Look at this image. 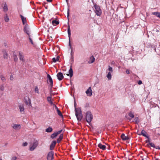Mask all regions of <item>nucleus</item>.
Segmentation results:
<instances>
[{"label":"nucleus","instance_id":"nucleus-1","mask_svg":"<svg viewBox=\"0 0 160 160\" xmlns=\"http://www.w3.org/2000/svg\"><path fill=\"white\" fill-rule=\"evenodd\" d=\"M74 105L75 107V114L78 122L80 121L82 118V115L81 108H76V103L74 100Z\"/></svg>","mask_w":160,"mask_h":160},{"label":"nucleus","instance_id":"nucleus-21","mask_svg":"<svg viewBox=\"0 0 160 160\" xmlns=\"http://www.w3.org/2000/svg\"><path fill=\"white\" fill-rule=\"evenodd\" d=\"M47 77L48 78V80H47L48 82V81H49L50 82V83L53 82L52 79L49 74H47Z\"/></svg>","mask_w":160,"mask_h":160},{"label":"nucleus","instance_id":"nucleus-40","mask_svg":"<svg viewBox=\"0 0 160 160\" xmlns=\"http://www.w3.org/2000/svg\"><path fill=\"white\" fill-rule=\"evenodd\" d=\"M108 70L110 72H112L113 71L112 68L110 66H109Z\"/></svg>","mask_w":160,"mask_h":160},{"label":"nucleus","instance_id":"nucleus-20","mask_svg":"<svg viewBox=\"0 0 160 160\" xmlns=\"http://www.w3.org/2000/svg\"><path fill=\"white\" fill-rule=\"evenodd\" d=\"M95 60V58L93 56H91L88 62L89 63H93Z\"/></svg>","mask_w":160,"mask_h":160},{"label":"nucleus","instance_id":"nucleus-33","mask_svg":"<svg viewBox=\"0 0 160 160\" xmlns=\"http://www.w3.org/2000/svg\"><path fill=\"white\" fill-rule=\"evenodd\" d=\"M107 77L108 78V79L109 80H110L112 78V76L111 73V72H108L107 75Z\"/></svg>","mask_w":160,"mask_h":160},{"label":"nucleus","instance_id":"nucleus-4","mask_svg":"<svg viewBox=\"0 0 160 160\" xmlns=\"http://www.w3.org/2000/svg\"><path fill=\"white\" fill-rule=\"evenodd\" d=\"M23 31L25 33H26L27 34L28 36H30V28L27 24H26L23 29Z\"/></svg>","mask_w":160,"mask_h":160},{"label":"nucleus","instance_id":"nucleus-63","mask_svg":"<svg viewBox=\"0 0 160 160\" xmlns=\"http://www.w3.org/2000/svg\"><path fill=\"white\" fill-rule=\"evenodd\" d=\"M157 148L158 149L160 150V148Z\"/></svg>","mask_w":160,"mask_h":160},{"label":"nucleus","instance_id":"nucleus-24","mask_svg":"<svg viewBox=\"0 0 160 160\" xmlns=\"http://www.w3.org/2000/svg\"><path fill=\"white\" fill-rule=\"evenodd\" d=\"M152 14L156 15L157 17L160 18V12H152Z\"/></svg>","mask_w":160,"mask_h":160},{"label":"nucleus","instance_id":"nucleus-48","mask_svg":"<svg viewBox=\"0 0 160 160\" xmlns=\"http://www.w3.org/2000/svg\"><path fill=\"white\" fill-rule=\"evenodd\" d=\"M53 85V82H50V88H52Z\"/></svg>","mask_w":160,"mask_h":160},{"label":"nucleus","instance_id":"nucleus-42","mask_svg":"<svg viewBox=\"0 0 160 160\" xmlns=\"http://www.w3.org/2000/svg\"><path fill=\"white\" fill-rule=\"evenodd\" d=\"M69 9L68 8V12H67V17H68V20H69L68 17H69Z\"/></svg>","mask_w":160,"mask_h":160},{"label":"nucleus","instance_id":"nucleus-46","mask_svg":"<svg viewBox=\"0 0 160 160\" xmlns=\"http://www.w3.org/2000/svg\"><path fill=\"white\" fill-rule=\"evenodd\" d=\"M1 79L3 81H4L5 80V78L4 77H3L1 76Z\"/></svg>","mask_w":160,"mask_h":160},{"label":"nucleus","instance_id":"nucleus-26","mask_svg":"<svg viewBox=\"0 0 160 160\" xmlns=\"http://www.w3.org/2000/svg\"><path fill=\"white\" fill-rule=\"evenodd\" d=\"M18 107L20 109V111L21 112H24V108L22 105H19L18 106Z\"/></svg>","mask_w":160,"mask_h":160},{"label":"nucleus","instance_id":"nucleus-62","mask_svg":"<svg viewBox=\"0 0 160 160\" xmlns=\"http://www.w3.org/2000/svg\"><path fill=\"white\" fill-rule=\"evenodd\" d=\"M155 160H159L158 158H156L155 157Z\"/></svg>","mask_w":160,"mask_h":160},{"label":"nucleus","instance_id":"nucleus-25","mask_svg":"<svg viewBox=\"0 0 160 160\" xmlns=\"http://www.w3.org/2000/svg\"><path fill=\"white\" fill-rule=\"evenodd\" d=\"M13 57L14 61L15 62H17L18 58H17V55L15 54L14 52H13Z\"/></svg>","mask_w":160,"mask_h":160},{"label":"nucleus","instance_id":"nucleus-30","mask_svg":"<svg viewBox=\"0 0 160 160\" xmlns=\"http://www.w3.org/2000/svg\"><path fill=\"white\" fill-rule=\"evenodd\" d=\"M134 120L137 124H138L140 122V120L138 117H135L134 119Z\"/></svg>","mask_w":160,"mask_h":160},{"label":"nucleus","instance_id":"nucleus-10","mask_svg":"<svg viewBox=\"0 0 160 160\" xmlns=\"http://www.w3.org/2000/svg\"><path fill=\"white\" fill-rule=\"evenodd\" d=\"M86 93L88 96H91L92 95V90L91 89V87H89L88 90L86 91Z\"/></svg>","mask_w":160,"mask_h":160},{"label":"nucleus","instance_id":"nucleus-22","mask_svg":"<svg viewBox=\"0 0 160 160\" xmlns=\"http://www.w3.org/2000/svg\"><path fill=\"white\" fill-rule=\"evenodd\" d=\"M128 116L130 117L131 118H128V119L129 120H131V119L134 118V115L133 113L132 112H130L128 113Z\"/></svg>","mask_w":160,"mask_h":160},{"label":"nucleus","instance_id":"nucleus-31","mask_svg":"<svg viewBox=\"0 0 160 160\" xmlns=\"http://www.w3.org/2000/svg\"><path fill=\"white\" fill-rule=\"evenodd\" d=\"M38 142L37 140H35L33 144V145L35 147V148H36L38 145Z\"/></svg>","mask_w":160,"mask_h":160},{"label":"nucleus","instance_id":"nucleus-52","mask_svg":"<svg viewBox=\"0 0 160 160\" xmlns=\"http://www.w3.org/2000/svg\"><path fill=\"white\" fill-rule=\"evenodd\" d=\"M60 58V57L59 56H58L57 57L56 60L57 61H58L59 60V58Z\"/></svg>","mask_w":160,"mask_h":160},{"label":"nucleus","instance_id":"nucleus-41","mask_svg":"<svg viewBox=\"0 0 160 160\" xmlns=\"http://www.w3.org/2000/svg\"><path fill=\"white\" fill-rule=\"evenodd\" d=\"M0 89L1 90L3 91L4 90V87L3 85H1L0 86Z\"/></svg>","mask_w":160,"mask_h":160},{"label":"nucleus","instance_id":"nucleus-38","mask_svg":"<svg viewBox=\"0 0 160 160\" xmlns=\"http://www.w3.org/2000/svg\"><path fill=\"white\" fill-rule=\"evenodd\" d=\"M35 92L38 93H39L38 92V88L37 86H36L35 88Z\"/></svg>","mask_w":160,"mask_h":160},{"label":"nucleus","instance_id":"nucleus-15","mask_svg":"<svg viewBox=\"0 0 160 160\" xmlns=\"http://www.w3.org/2000/svg\"><path fill=\"white\" fill-rule=\"evenodd\" d=\"M147 133L144 130H142L140 134H138V135H142L143 136L145 137H146L147 138H148L147 135Z\"/></svg>","mask_w":160,"mask_h":160},{"label":"nucleus","instance_id":"nucleus-23","mask_svg":"<svg viewBox=\"0 0 160 160\" xmlns=\"http://www.w3.org/2000/svg\"><path fill=\"white\" fill-rule=\"evenodd\" d=\"M59 22V21H57L56 20H53L52 22V24L53 26H55L58 25Z\"/></svg>","mask_w":160,"mask_h":160},{"label":"nucleus","instance_id":"nucleus-64","mask_svg":"<svg viewBox=\"0 0 160 160\" xmlns=\"http://www.w3.org/2000/svg\"><path fill=\"white\" fill-rule=\"evenodd\" d=\"M47 7H45L46 9H47Z\"/></svg>","mask_w":160,"mask_h":160},{"label":"nucleus","instance_id":"nucleus-19","mask_svg":"<svg viewBox=\"0 0 160 160\" xmlns=\"http://www.w3.org/2000/svg\"><path fill=\"white\" fill-rule=\"evenodd\" d=\"M63 134H61L60 135L59 138L57 140V143H59L63 139Z\"/></svg>","mask_w":160,"mask_h":160},{"label":"nucleus","instance_id":"nucleus-43","mask_svg":"<svg viewBox=\"0 0 160 160\" xmlns=\"http://www.w3.org/2000/svg\"><path fill=\"white\" fill-rule=\"evenodd\" d=\"M62 130H60L56 132V133L57 134V135H58L59 134H60L62 132Z\"/></svg>","mask_w":160,"mask_h":160},{"label":"nucleus","instance_id":"nucleus-47","mask_svg":"<svg viewBox=\"0 0 160 160\" xmlns=\"http://www.w3.org/2000/svg\"><path fill=\"white\" fill-rule=\"evenodd\" d=\"M17 159V157H16L14 156L11 159V160H16Z\"/></svg>","mask_w":160,"mask_h":160},{"label":"nucleus","instance_id":"nucleus-36","mask_svg":"<svg viewBox=\"0 0 160 160\" xmlns=\"http://www.w3.org/2000/svg\"><path fill=\"white\" fill-rule=\"evenodd\" d=\"M36 148H35V147L32 145V146L30 147V150L31 151H33Z\"/></svg>","mask_w":160,"mask_h":160},{"label":"nucleus","instance_id":"nucleus-3","mask_svg":"<svg viewBox=\"0 0 160 160\" xmlns=\"http://www.w3.org/2000/svg\"><path fill=\"white\" fill-rule=\"evenodd\" d=\"M68 37L69 38V45L70 47V48L71 49V55H72V47L71 46V42H70V35H71V30H70V26L69 25V22H68Z\"/></svg>","mask_w":160,"mask_h":160},{"label":"nucleus","instance_id":"nucleus-5","mask_svg":"<svg viewBox=\"0 0 160 160\" xmlns=\"http://www.w3.org/2000/svg\"><path fill=\"white\" fill-rule=\"evenodd\" d=\"M54 152L52 151L49 152L47 156V160H52L53 159Z\"/></svg>","mask_w":160,"mask_h":160},{"label":"nucleus","instance_id":"nucleus-35","mask_svg":"<svg viewBox=\"0 0 160 160\" xmlns=\"http://www.w3.org/2000/svg\"><path fill=\"white\" fill-rule=\"evenodd\" d=\"M4 20L5 22H8L9 21V18L7 14H6V16L4 18Z\"/></svg>","mask_w":160,"mask_h":160},{"label":"nucleus","instance_id":"nucleus-54","mask_svg":"<svg viewBox=\"0 0 160 160\" xmlns=\"http://www.w3.org/2000/svg\"><path fill=\"white\" fill-rule=\"evenodd\" d=\"M148 140L146 141V142H147V143L148 142L149 144V142H150L149 140V138H148Z\"/></svg>","mask_w":160,"mask_h":160},{"label":"nucleus","instance_id":"nucleus-29","mask_svg":"<svg viewBox=\"0 0 160 160\" xmlns=\"http://www.w3.org/2000/svg\"><path fill=\"white\" fill-rule=\"evenodd\" d=\"M52 131V129L51 127H49L45 130V131L48 132H50Z\"/></svg>","mask_w":160,"mask_h":160},{"label":"nucleus","instance_id":"nucleus-45","mask_svg":"<svg viewBox=\"0 0 160 160\" xmlns=\"http://www.w3.org/2000/svg\"><path fill=\"white\" fill-rule=\"evenodd\" d=\"M52 60L53 62H56L57 60H56V59L55 58H52Z\"/></svg>","mask_w":160,"mask_h":160},{"label":"nucleus","instance_id":"nucleus-27","mask_svg":"<svg viewBox=\"0 0 160 160\" xmlns=\"http://www.w3.org/2000/svg\"><path fill=\"white\" fill-rule=\"evenodd\" d=\"M3 11L4 12H6L8 10V5L6 4V3H5L4 7H3Z\"/></svg>","mask_w":160,"mask_h":160},{"label":"nucleus","instance_id":"nucleus-59","mask_svg":"<svg viewBox=\"0 0 160 160\" xmlns=\"http://www.w3.org/2000/svg\"><path fill=\"white\" fill-rule=\"evenodd\" d=\"M66 2L67 3V4H68V0H66Z\"/></svg>","mask_w":160,"mask_h":160},{"label":"nucleus","instance_id":"nucleus-49","mask_svg":"<svg viewBox=\"0 0 160 160\" xmlns=\"http://www.w3.org/2000/svg\"><path fill=\"white\" fill-rule=\"evenodd\" d=\"M71 59H72L71 62H72V63H73V55H71Z\"/></svg>","mask_w":160,"mask_h":160},{"label":"nucleus","instance_id":"nucleus-60","mask_svg":"<svg viewBox=\"0 0 160 160\" xmlns=\"http://www.w3.org/2000/svg\"><path fill=\"white\" fill-rule=\"evenodd\" d=\"M159 148V147L158 146H157V147H155V148H155L156 149H158L157 148Z\"/></svg>","mask_w":160,"mask_h":160},{"label":"nucleus","instance_id":"nucleus-34","mask_svg":"<svg viewBox=\"0 0 160 160\" xmlns=\"http://www.w3.org/2000/svg\"><path fill=\"white\" fill-rule=\"evenodd\" d=\"M106 146L104 145H102L101 143V149L104 150L106 149Z\"/></svg>","mask_w":160,"mask_h":160},{"label":"nucleus","instance_id":"nucleus-32","mask_svg":"<svg viewBox=\"0 0 160 160\" xmlns=\"http://www.w3.org/2000/svg\"><path fill=\"white\" fill-rule=\"evenodd\" d=\"M57 135H58L56 133H53L51 134L50 137L52 139H54L57 136Z\"/></svg>","mask_w":160,"mask_h":160},{"label":"nucleus","instance_id":"nucleus-55","mask_svg":"<svg viewBox=\"0 0 160 160\" xmlns=\"http://www.w3.org/2000/svg\"><path fill=\"white\" fill-rule=\"evenodd\" d=\"M52 0H47V1L48 2H51Z\"/></svg>","mask_w":160,"mask_h":160},{"label":"nucleus","instance_id":"nucleus-50","mask_svg":"<svg viewBox=\"0 0 160 160\" xmlns=\"http://www.w3.org/2000/svg\"><path fill=\"white\" fill-rule=\"evenodd\" d=\"M142 81L141 80H139V81L138 82V84L139 85H140V84H142Z\"/></svg>","mask_w":160,"mask_h":160},{"label":"nucleus","instance_id":"nucleus-39","mask_svg":"<svg viewBox=\"0 0 160 160\" xmlns=\"http://www.w3.org/2000/svg\"><path fill=\"white\" fill-rule=\"evenodd\" d=\"M149 145H150L151 147H153V148H155V145L154 144V143H152V142H149Z\"/></svg>","mask_w":160,"mask_h":160},{"label":"nucleus","instance_id":"nucleus-53","mask_svg":"<svg viewBox=\"0 0 160 160\" xmlns=\"http://www.w3.org/2000/svg\"><path fill=\"white\" fill-rule=\"evenodd\" d=\"M126 72L127 74H129L130 73L129 71L128 70H127Z\"/></svg>","mask_w":160,"mask_h":160},{"label":"nucleus","instance_id":"nucleus-17","mask_svg":"<svg viewBox=\"0 0 160 160\" xmlns=\"http://www.w3.org/2000/svg\"><path fill=\"white\" fill-rule=\"evenodd\" d=\"M121 138L123 140H127L129 139V138L125 136V134L122 133L121 136Z\"/></svg>","mask_w":160,"mask_h":160},{"label":"nucleus","instance_id":"nucleus-57","mask_svg":"<svg viewBox=\"0 0 160 160\" xmlns=\"http://www.w3.org/2000/svg\"><path fill=\"white\" fill-rule=\"evenodd\" d=\"M53 95V93H50V96L52 97V95Z\"/></svg>","mask_w":160,"mask_h":160},{"label":"nucleus","instance_id":"nucleus-11","mask_svg":"<svg viewBox=\"0 0 160 160\" xmlns=\"http://www.w3.org/2000/svg\"><path fill=\"white\" fill-rule=\"evenodd\" d=\"M56 141H53L52 142L50 146V149L51 150H52L55 147L56 144Z\"/></svg>","mask_w":160,"mask_h":160},{"label":"nucleus","instance_id":"nucleus-28","mask_svg":"<svg viewBox=\"0 0 160 160\" xmlns=\"http://www.w3.org/2000/svg\"><path fill=\"white\" fill-rule=\"evenodd\" d=\"M51 97H47V100L51 104V105H53V103L52 101L51 100Z\"/></svg>","mask_w":160,"mask_h":160},{"label":"nucleus","instance_id":"nucleus-7","mask_svg":"<svg viewBox=\"0 0 160 160\" xmlns=\"http://www.w3.org/2000/svg\"><path fill=\"white\" fill-rule=\"evenodd\" d=\"M24 99V102L27 105L29 104L30 106H31V100L29 97H25Z\"/></svg>","mask_w":160,"mask_h":160},{"label":"nucleus","instance_id":"nucleus-12","mask_svg":"<svg viewBox=\"0 0 160 160\" xmlns=\"http://www.w3.org/2000/svg\"><path fill=\"white\" fill-rule=\"evenodd\" d=\"M67 75L69 76L70 78H71L73 75V71L72 69V65L70 66V68L69 71V74H67Z\"/></svg>","mask_w":160,"mask_h":160},{"label":"nucleus","instance_id":"nucleus-51","mask_svg":"<svg viewBox=\"0 0 160 160\" xmlns=\"http://www.w3.org/2000/svg\"><path fill=\"white\" fill-rule=\"evenodd\" d=\"M10 79L11 80H12L13 79V77L12 75H11L10 77Z\"/></svg>","mask_w":160,"mask_h":160},{"label":"nucleus","instance_id":"nucleus-9","mask_svg":"<svg viewBox=\"0 0 160 160\" xmlns=\"http://www.w3.org/2000/svg\"><path fill=\"white\" fill-rule=\"evenodd\" d=\"M53 105L54 106V107L55 109H56L58 114V115H59L60 117L62 118H63V115L61 112L60 111L57 106L54 104H53Z\"/></svg>","mask_w":160,"mask_h":160},{"label":"nucleus","instance_id":"nucleus-16","mask_svg":"<svg viewBox=\"0 0 160 160\" xmlns=\"http://www.w3.org/2000/svg\"><path fill=\"white\" fill-rule=\"evenodd\" d=\"M12 127L14 129L16 130L19 129L21 128V126L20 124H13V125Z\"/></svg>","mask_w":160,"mask_h":160},{"label":"nucleus","instance_id":"nucleus-56","mask_svg":"<svg viewBox=\"0 0 160 160\" xmlns=\"http://www.w3.org/2000/svg\"><path fill=\"white\" fill-rule=\"evenodd\" d=\"M50 93H52V88H50Z\"/></svg>","mask_w":160,"mask_h":160},{"label":"nucleus","instance_id":"nucleus-44","mask_svg":"<svg viewBox=\"0 0 160 160\" xmlns=\"http://www.w3.org/2000/svg\"><path fill=\"white\" fill-rule=\"evenodd\" d=\"M28 145V143L26 142H25L24 143H23L22 144V146L24 147Z\"/></svg>","mask_w":160,"mask_h":160},{"label":"nucleus","instance_id":"nucleus-6","mask_svg":"<svg viewBox=\"0 0 160 160\" xmlns=\"http://www.w3.org/2000/svg\"><path fill=\"white\" fill-rule=\"evenodd\" d=\"M94 7L95 9V11L96 14L98 16H100V12H99L100 10V7L97 6V5H94Z\"/></svg>","mask_w":160,"mask_h":160},{"label":"nucleus","instance_id":"nucleus-2","mask_svg":"<svg viewBox=\"0 0 160 160\" xmlns=\"http://www.w3.org/2000/svg\"><path fill=\"white\" fill-rule=\"evenodd\" d=\"M93 118L92 115L90 111L87 112L86 114V119L87 122L89 123L92 121Z\"/></svg>","mask_w":160,"mask_h":160},{"label":"nucleus","instance_id":"nucleus-37","mask_svg":"<svg viewBox=\"0 0 160 160\" xmlns=\"http://www.w3.org/2000/svg\"><path fill=\"white\" fill-rule=\"evenodd\" d=\"M29 36V37H28L29 40L30 42L31 43L32 45H33V42L32 39L30 37V36Z\"/></svg>","mask_w":160,"mask_h":160},{"label":"nucleus","instance_id":"nucleus-58","mask_svg":"<svg viewBox=\"0 0 160 160\" xmlns=\"http://www.w3.org/2000/svg\"><path fill=\"white\" fill-rule=\"evenodd\" d=\"M98 147L100 148V143L98 145Z\"/></svg>","mask_w":160,"mask_h":160},{"label":"nucleus","instance_id":"nucleus-13","mask_svg":"<svg viewBox=\"0 0 160 160\" xmlns=\"http://www.w3.org/2000/svg\"><path fill=\"white\" fill-rule=\"evenodd\" d=\"M2 52L3 53L4 58L5 59H7L8 58V54L6 50L5 49H3Z\"/></svg>","mask_w":160,"mask_h":160},{"label":"nucleus","instance_id":"nucleus-18","mask_svg":"<svg viewBox=\"0 0 160 160\" xmlns=\"http://www.w3.org/2000/svg\"><path fill=\"white\" fill-rule=\"evenodd\" d=\"M19 55L20 60L22 62H24V56L23 55L22 53L21 52H19Z\"/></svg>","mask_w":160,"mask_h":160},{"label":"nucleus","instance_id":"nucleus-61","mask_svg":"<svg viewBox=\"0 0 160 160\" xmlns=\"http://www.w3.org/2000/svg\"><path fill=\"white\" fill-rule=\"evenodd\" d=\"M42 4V5H43V6H45V3H43Z\"/></svg>","mask_w":160,"mask_h":160},{"label":"nucleus","instance_id":"nucleus-8","mask_svg":"<svg viewBox=\"0 0 160 160\" xmlns=\"http://www.w3.org/2000/svg\"><path fill=\"white\" fill-rule=\"evenodd\" d=\"M58 79L59 81L62 80L64 76L63 74L61 72H59L57 75Z\"/></svg>","mask_w":160,"mask_h":160},{"label":"nucleus","instance_id":"nucleus-14","mask_svg":"<svg viewBox=\"0 0 160 160\" xmlns=\"http://www.w3.org/2000/svg\"><path fill=\"white\" fill-rule=\"evenodd\" d=\"M22 21V24L23 25H25L27 23V20L26 18H25L22 15H20Z\"/></svg>","mask_w":160,"mask_h":160}]
</instances>
